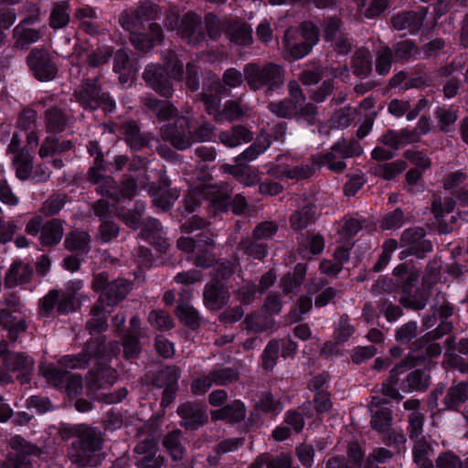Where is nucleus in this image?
I'll return each mask as SVG.
<instances>
[{
	"label": "nucleus",
	"mask_w": 468,
	"mask_h": 468,
	"mask_svg": "<svg viewBox=\"0 0 468 468\" xmlns=\"http://www.w3.org/2000/svg\"><path fill=\"white\" fill-rule=\"evenodd\" d=\"M279 347V343L276 341L270 342L266 346L262 355V362L265 369H271L276 364Z\"/></svg>",
	"instance_id": "obj_55"
},
{
	"label": "nucleus",
	"mask_w": 468,
	"mask_h": 468,
	"mask_svg": "<svg viewBox=\"0 0 468 468\" xmlns=\"http://www.w3.org/2000/svg\"><path fill=\"white\" fill-rule=\"evenodd\" d=\"M436 464L437 468H468V462L463 464L459 457L449 452L440 455Z\"/></svg>",
	"instance_id": "obj_54"
},
{
	"label": "nucleus",
	"mask_w": 468,
	"mask_h": 468,
	"mask_svg": "<svg viewBox=\"0 0 468 468\" xmlns=\"http://www.w3.org/2000/svg\"><path fill=\"white\" fill-rule=\"evenodd\" d=\"M246 327L250 331L263 332L274 326V320L271 315L256 314L246 318Z\"/></svg>",
	"instance_id": "obj_34"
},
{
	"label": "nucleus",
	"mask_w": 468,
	"mask_h": 468,
	"mask_svg": "<svg viewBox=\"0 0 468 468\" xmlns=\"http://www.w3.org/2000/svg\"><path fill=\"white\" fill-rule=\"evenodd\" d=\"M306 272L305 266L303 264H297L294 271L293 277L287 276L282 281L284 293H289L294 288L298 287L302 282Z\"/></svg>",
	"instance_id": "obj_49"
},
{
	"label": "nucleus",
	"mask_w": 468,
	"mask_h": 468,
	"mask_svg": "<svg viewBox=\"0 0 468 468\" xmlns=\"http://www.w3.org/2000/svg\"><path fill=\"white\" fill-rule=\"evenodd\" d=\"M30 69L39 80H50L57 73L52 58L44 50H33L27 59Z\"/></svg>",
	"instance_id": "obj_14"
},
{
	"label": "nucleus",
	"mask_w": 468,
	"mask_h": 468,
	"mask_svg": "<svg viewBox=\"0 0 468 468\" xmlns=\"http://www.w3.org/2000/svg\"><path fill=\"white\" fill-rule=\"evenodd\" d=\"M131 290V284L122 280H116L106 285L104 292L100 296V304L92 310V318L88 324L90 334L101 333L107 326V314L104 305L112 306L123 299Z\"/></svg>",
	"instance_id": "obj_3"
},
{
	"label": "nucleus",
	"mask_w": 468,
	"mask_h": 468,
	"mask_svg": "<svg viewBox=\"0 0 468 468\" xmlns=\"http://www.w3.org/2000/svg\"><path fill=\"white\" fill-rule=\"evenodd\" d=\"M154 203L163 210L168 209L175 200L178 197V194L169 189H159L153 193Z\"/></svg>",
	"instance_id": "obj_45"
},
{
	"label": "nucleus",
	"mask_w": 468,
	"mask_h": 468,
	"mask_svg": "<svg viewBox=\"0 0 468 468\" xmlns=\"http://www.w3.org/2000/svg\"><path fill=\"white\" fill-rule=\"evenodd\" d=\"M390 457L389 451L384 448L377 449L369 455L367 468H377L378 464L386 463Z\"/></svg>",
	"instance_id": "obj_60"
},
{
	"label": "nucleus",
	"mask_w": 468,
	"mask_h": 468,
	"mask_svg": "<svg viewBox=\"0 0 468 468\" xmlns=\"http://www.w3.org/2000/svg\"><path fill=\"white\" fill-rule=\"evenodd\" d=\"M363 455L361 448L357 444L353 443L348 450V464L345 465L341 459L333 457L328 460L326 468H359V462Z\"/></svg>",
	"instance_id": "obj_30"
},
{
	"label": "nucleus",
	"mask_w": 468,
	"mask_h": 468,
	"mask_svg": "<svg viewBox=\"0 0 468 468\" xmlns=\"http://www.w3.org/2000/svg\"><path fill=\"white\" fill-rule=\"evenodd\" d=\"M372 105L373 101L371 100L367 99L360 105L358 112L356 109L351 108L345 110L337 116V127L344 128L350 125L353 120H355L359 115H362V111H365L367 108L370 109Z\"/></svg>",
	"instance_id": "obj_40"
},
{
	"label": "nucleus",
	"mask_w": 468,
	"mask_h": 468,
	"mask_svg": "<svg viewBox=\"0 0 468 468\" xmlns=\"http://www.w3.org/2000/svg\"><path fill=\"white\" fill-rule=\"evenodd\" d=\"M75 96L85 108L93 110L103 106L107 111H112L114 108V102L109 95L105 93L100 95V90L93 80L75 90Z\"/></svg>",
	"instance_id": "obj_12"
},
{
	"label": "nucleus",
	"mask_w": 468,
	"mask_h": 468,
	"mask_svg": "<svg viewBox=\"0 0 468 468\" xmlns=\"http://www.w3.org/2000/svg\"><path fill=\"white\" fill-rule=\"evenodd\" d=\"M131 335L124 339L123 352L126 358H132L138 355L140 348L138 341L133 335H138L139 321L133 317L130 322Z\"/></svg>",
	"instance_id": "obj_36"
},
{
	"label": "nucleus",
	"mask_w": 468,
	"mask_h": 468,
	"mask_svg": "<svg viewBox=\"0 0 468 468\" xmlns=\"http://www.w3.org/2000/svg\"><path fill=\"white\" fill-rule=\"evenodd\" d=\"M119 351L120 347L117 344L112 343L107 350L99 339H93L87 344L84 354L65 356L60 359L58 367L51 364L43 365L40 370L47 380L58 388L69 369L82 368L88 364V360L92 358L95 361L96 371L90 373L88 388L92 390L95 386L106 388L112 386L116 380V372L108 367L107 363Z\"/></svg>",
	"instance_id": "obj_1"
},
{
	"label": "nucleus",
	"mask_w": 468,
	"mask_h": 468,
	"mask_svg": "<svg viewBox=\"0 0 468 468\" xmlns=\"http://www.w3.org/2000/svg\"><path fill=\"white\" fill-rule=\"evenodd\" d=\"M204 101L207 112L214 115V118L218 122L239 119V117L246 115L248 112L247 109L235 101L226 102L223 111L219 112L218 110L219 99L216 95L214 96L205 93Z\"/></svg>",
	"instance_id": "obj_13"
},
{
	"label": "nucleus",
	"mask_w": 468,
	"mask_h": 468,
	"mask_svg": "<svg viewBox=\"0 0 468 468\" xmlns=\"http://www.w3.org/2000/svg\"><path fill=\"white\" fill-rule=\"evenodd\" d=\"M423 237L424 230L422 229H408L403 232L401 241L405 246H411L414 249V245L420 243Z\"/></svg>",
	"instance_id": "obj_64"
},
{
	"label": "nucleus",
	"mask_w": 468,
	"mask_h": 468,
	"mask_svg": "<svg viewBox=\"0 0 468 468\" xmlns=\"http://www.w3.org/2000/svg\"><path fill=\"white\" fill-rule=\"evenodd\" d=\"M245 80L253 90L266 87L273 90L283 82L282 69L275 64H269L262 68L256 64H249L244 68Z\"/></svg>",
	"instance_id": "obj_7"
},
{
	"label": "nucleus",
	"mask_w": 468,
	"mask_h": 468,
	"mask_svg": "<svg viewBox=\"0 0 468 468\" xmlns=\"http://www.w3.org/2000/svg\"><path fill=\"white\" fill-rule=\"evenodd\" d=\"M251 28L250 27L245 24H238L235 25L230 30L229 35L231 37V41L239 44V45H249L251 43L252 36H251Z\"/></svg>",
	"instance_id": "obj_44"
},
{
	"label": "nucleus",
	"mask_w": 468,
	"mask_h": 468,
	"mask_svg": "<svg viewBox=\"0 0 468 468\" xmlns=\"http://www.w3.org/2000/svg\"><path fill=\"white\" fill-rule=\"evenodd\" d=\"M391 67V50L388 48H384L378 54L376 69L381 74H387Z\"/></svg>",
	"instance_id": "obj_59"
},
{
	"label": "nucleus",
	"mask_w": 468,
	"mask_h": 468,
	"mask_svg": "<svg viewBox=\"0 0 468 468\" xmlns=\"http://www.w3.org/2000/svg\"><path fill=\"white\" fill-rule=\"evenodd\" d=\"M182 75L183 63L173 56L166 62L165 69L155 64L148 65L144 78L154 90L167 97L172 94L173 90L169 79L180 80Z\"/></svg>",
	"instance_id": "obj_5"
},
{
	"label": "nucleus",
	"mask_w": 468,
	"mask_h": 468,
	"mask_svg": "<svg viewBox=\"0 0 468 468\" xmlns=\"http://www.w3.org/2000/svg\"><path fill=\"white\" fill-rule=\"evenodd\" d=\"M14 37L19 48L37 42L40 38L37 17L30 16L21 21L14 29Z\"/></svg>",
	"instance_id": "obj_16"
},
{
	"label": "nucleus",
	"mask_w": 468,
	"mask_h": 468,
	"mask_svg": "<svg viewBox=\"0 0 468 468\" xmlns=\"http://www.w3.org/2000/svg\"><path fill=\"white\" fill-rule=\"evenodd\" d=\"M177 316L185 324L195 326L197 325L199 315L197 311L188 303H180L176 309Z\"/></svg>",
	"instance_id": "obj_47"
},
{
	"label": "nucleus",
	"mask_w": 468,
	"mask_h": 468,
	"mask_svg": "<svg viewBox=\"0 0 468 468\" xmlns=\"http://www.w3.org/2000/svg\"><path fill=\"white\" fill-rule=\"evenodd\" d=\"M436 117L439 120L441 129L446 132L450 131V127L457 120L456 112L452 109H438Z\"/></svg>",
	"instance_id": "obj_53"
},
{
	"label": "nucleus",
	"mask_w": 468,
	"mask_h": 468,
	"mask_svg": "<svg viewBox=\"0 0 468 468\" xmlns=\"http://www.w3.org/2000/svg\"><path fill=\"white\" fill-rule=\"evenodd\" d=\"M0 325L7 330L8 336L15 341L17 334L26 330V324L23 316L15 308L7 310L3 308L0 311Z\"/></svg>",
	"instance_id": "obj_19"
},
{
	"label": "nucleus",
	"mask_w": 468,
	"mask_h": 468,
	"mask_svg": "<svg viewBox=\"0 0 468 468\" xmlns=\"http://www.w3.org/2000/svg\"><path fill=\"white\" fill-rule=\"evenodd\" d=\"M298 96V100L300 101L298 103V113L305 117L307 122H311L315 115V107L313 104L303 105L304 97L302 94V90L299 88V85L296 82L290 83V97L296 98Z\"/></svg>",
	"instance_id": "obj_35"
},
{
	"label": "nucleus",
	"mask_w": 468,
	"mask_h": 468,
	"mask_svg": "<svg viewBox=\"0 0 468 468\" xmlns=\"http://www.w3.org/2000/svg\"><path fill=\"white\" fill-rule=\"evenodd\" d=\"M292 101H279V102H271L269 105V109L275 113L279 117H290L293 114H298V96L296 98H292Z\"/></svg>",
	"instance_id": "obj_37"
},
{
	"label": "nucleus",
	"mask_w": 468,
	"mask_h": 468,
	"mask_svg": "<svg viewBox=\"0 0 468 468\" xmlns=\"http://www.w3.org/2000/svg\"><path fill=\"white\" fill-rule=\"evenodd\" d=\"M403 224V213L399 209L388 213L383 222L382 227L386 229H393L400 228Z\"/></svg>",
	"instance_id": "obj_63"
},
{
	"label": "nucleus",
	"mask_w": 468,
	"mask_h": 468,
	"mask_svg": "<svg viewBox=\"0 0 468 468\" xmlns=\"http://www.w3.org/2000/svg\"><path fill=\"white\" fill-rule=\"evenodd\" d=\"M178 17L176 15H172L168 18V27L172 30H176L177 33L184 38H188L189 41H193L191 37L198 30L201 18L195 14H187L180 20V26H178Z\"/></svg>",
	"instance_id": "obj_17"
},
{
	"label": "nucleus",
	"mask_w": 468,
	"mask_h": 468,
	"mask_svg": "<svg viewBox=\"0 0 468 468\" xmlns=\"http://www.w3.org/2000/svg\"><path fill=\"white\" fill-rule=\"evenodd\" d=\"M63 236V228L58 220H50L41 229L40 241L43 245H54L60 241Z\"/></svg>",
	"instance_id": "obj_28"
},
{
	"label": "nucleus",
	"mask_w": 468,
	"mask_h": 468,
	"mask_svg": "<svg viewBox=\"0 0 468 468\" xmlns=\"http://www.w3.org/2000/svg\"><path fill=\"white\" fill-rule=\"evenodd\" d=\"M324 34L327 40L334 42L338 52L346 53L350 48L348 39L340 32L338 20L329 19L324 27Z\"/></svg>",
	"instance_id": "obj_22"
},
{
	"label": "nucleus",
	"mask_w": 468,
	"mask_h": 468,
	"mask_svg": "<svg viewBox=\"0 0 468 468\" xmlns=\"http://www.w3.org/2000/svg\"><path fill=\"white\" fill-rule=\"evenodd\" d=\"M149 323L158 329H170L173 326L172 319L164 311H153L148 317Z\"/></svg>",
	"instance_id": "obj_52"
},
{
	"label": "nucleus",
	"mask_w": 468,
	"mask_h": 468,
	"mask_svg": "<svg viewBox=\"0 0 468 468\" xmlns=\"http://www.w3.org/2000/svg\"><path fill=\"white\" fill-rule=\"evenodd\" d=\"M292 463L290 455H282L275 459L264 457L255 463L251 468H289Z\"/></svg>",
	"instance_id": "obj_46"
},
{
	"label": "nucleus",
	"mask_w": 468,
	"mask_h": 468,
	"mask_svg": "<svg viewBox=\"0 0 468 468\" xmlns=\"http://www.w3.org/2000/svg\"><path fill=\"white\" fill-rule=\"evenodd\" d=\"M468 399V384L461 383L452 387L445 398L446 404L449 407H455Z\"/></svg>",
	"instance_id": "obj_43"
},
{
	"label": "nucleus",
	"mask_w": 468,
	"mask_h": 468,
	"mask_svg": "<svg viewBox=\"0 0 468 468\" xmlns=\"http://www.w3.org/2000/svg\"><path fill=\"white\" fill-rule=\"evenodd\" d=\"M372 415V427L379 431H386L391 423L390 410L387 402L378 397H373L369 406Z\"/></svg>",
	"instance_id": "obj_18"
},
{
	"label": "nucleus",
	"mask_w": 468,
	"mask_h": 468,
	"mask_svg": "<svg viewBox=\"0 0 468 468\" xmlns=\"http://www.w3.org/2000/svg\"><path fill=\"white\" fill-rule=\"evenodd\" d=\"M178 414L182 417L183 424L191 429L197 428L207 420L203 408L194 404L183 405L179 408Z\"/></svg>",
	"instance_id": "obj_23"
},
{
	"label": "nucleus",
	"mask_w": 468,
	"mask_h": 468,
	"mask_svg": "<svg viewBox=\"0 0 468 468\" xmlns=\"http://www.w3.org/2000/svg\"><path fill=\"white\" fill-rule=\"evenodd\" d=\"M324 246V239L319 235H314L306 239V249L301 250V254L303 257H309V254L315 255L323 250Z\"/></svg>",
	"instance_id": "obj_56"
},
{
	"label": "nucleus",
	"mask_w": 468,
	"mask_h": 468,
	"mask_svg": "<svg viewBox=\"0 0 468 468\" xmlns=\"http://www.w3.org/2000/svg\"><path fill=\"white\" fill-rule=\"evenodd\" d=\"M14 167L18 178L27 179L29 176L32 166L30 155L26 149H22L14 158Z\"/></svg>",
	"instance_id": "obj_39"
},
{
	"label": "nucleus",
	"mask_w": 468,
	"mask_h": 468,
	"mask_svg": "<svg viewBox=\"0 0 468 468\" xmlns=\"http://www.w3.org/2000/svg\"><path fill=\"white\" fill-rule=\"evenodd\" d=\"M415 140V134H411L409 131L403 130L401 132L389 131L384 134L381 141L384 144L398 149L402 147L408 143Z\"/></svg>",
	"instance_id": "obj_33"
},
{
	"label": "nucleus",
	"mask_w": 468,
	"mask_h": 468,
	"mask_svg": "<svg viewBox=\"0 0 468 468\" xmlns=\"http://www.w3.org/2000/svg\"><path fill=\"white\" fill-rule=\"evenodd\" d=\"M430 447L422 441H417L413 450L414 461L419 467H424L425 464L432 465L427 459Z\"/></svg>",
	"instance_id": "obj_58"
},
{
	"label": "nucleus",
	"mask_w": 468,
	"mask_h": 468,
	"mask_svg": "<svg viewBox=\"0 0 468 468\" xmlns=\"http://www.w3.org/2000/svg\"><path fill=\"white\" fill-rule=\"evenodd\" d=\"M146 105L160 119L169 120L168 125L161 128L162 137L165 141L170 142L179 150L190 146L192 137L187 131L190 127L187 117L175 114L174 108L166 101L149 99Z\"/></svg>",
	"instance_id": "obj_2"
},
{
	"label": "nucleus",
	"mask_w": 468,
	"mask_h": 468,
	"mask_svg": "<svg viewBox=\"0 0 468 468\" xmlns=\"http://www.w3.org/2000/svg\"><path fill=\"white\" fill-rule=\"evenodd\" d=\"M354 72L367 75L371 70L370 54L367 50H359L353 61Z\"/></svg>",
	"instance_id": "obj_48"
},
{
	"label": "nucleus",
	"mask_w": 468,
	"mask_h": 468,
	"mask_svg": "<svg viewBox=\"0 0 468 468\" xmlns=\"http://www.w3.org/2000/svg\"><path fill=\"white\" fill-rule=\"evenodd\" d=\"M31 275L32 269L29 265L20 261H15L6 273L5 282L7 286L14 287L28 282Z\"/></svg>",
	"instance_id": "obj_24"
},
{
	"label": "nucleus",
	"mask_w": 468,
	"mask_h": 468,
	"mask_svg": "<svg viewBox=\"0 0 468 468\" xmlns=\"http://www.w3.org/2000/svg\"><path fill=\"white\" fill-rule=\"evenodd\" d=\"M229 298L228 292L217 282L208 284L204 291V303L209 309H218L223 306Z\"/></svg>",
	"instance_id": "obj_21"
},
{
	"label": "nucleus",
	"mask_w": 468,
	"mask_h": 468,
	"mask_svg": "<svg viewBox=\"0 0 468 468\" xmlns=\"http://www.w3.org/2000/svg\"><path fill=\"white\" fill-rule=\"evenodd\" d=\"M9 446L11 452L8 453V461L14 468H29L28 456L37 454L38 450L17 435L11 438Z\"/></svg>",
	"instance_id": "obj_15"
},
{
	"label": "nucleus",
	"mask_w": 468,
	"mask_h": 468,
	"mask_svg": "<svg viewBox=\"0 0 468 468\" xmlns=\"http://www.w3.org/2000/svg\"><path fill=\"white\" fill-rule=\"evenodd\" d=\"M314 216L315 207L314 206L308 205L304 207L301 211L295 212L291 217V224L292 229H302L307 227L308 223L314 218Z\"/></svg>",
	"instance_id": "obj_42"
},
{
	"label": "nucleus",
	"mask_w": 468,
	"mask_h": 468,
	"mask_svg": "<svg viewBox=\"0 0 468 468\" xmlns=\"http://www.w3.org/2000/svg\"><path fill=\"white\" fill-rule=\"evenodd\" d=\"M90 243V236L83 231H74L67 236L65 239L66 247L72 250L86 251Z\"/></svg>",
	"instance_id": "obj_41"
},
{
	"label": "nucleus",
	"mask_w": 468,
	"mask_h": 468,
	"mask_svg": "<svg viewBox=\"0 0 468 468\" xmlns=\"http://www.w3.org/2000/svg\"><path fill=\"white\" fill-rule=\"evenodd\" d=\"M405 169V162L396 161L380 166L378 173L384 179L390 180L399 175Z\"/></svg>",
	"instance_id": "obj_51"
},
{
	"label": "nucleus",
	"mask_w": 468,
	"mask_h": 468,
	"mask_svg": "<svg viewBox=\"0 0 468 468\" xmlns=\"http://www.w3.org/2000/svg\"><path fill=\"white\" fill-rule=\"evenodd\" d=\"M150 31L152 34L151 37H148L143 34H131V41L137 49L142 51H148L153 48L155 41L161 39L162 30L157 24H151Z\"/></svg>",
	"instance_id": "obj_26"
},
{
	"label": "nucleus",
	"mask_w": 468,
	"mask_h": 468,
	"mask_svg": "<svg viewBox=\"0 0 468 468\" xmlns=\"http://www.w3.org/2000/svg\"><path fill=\"white\" fill-rule=\"evenodd\" d=\"M359 146L351 149L346 143L338 142L331 149V151L323 155H315L313 161L315 165H325L331 171L342 172L346 168L344 159L354 154H359Z\"/></svg>",
	"instance_id": "obj_10"
},
{
	"label": "nucleus",
	"mask_w": 468,
	"mask_h": 468,
	"mask_svg": "<svg viewBox=\"0 0 468 468\" xmlns=\"http://www.w3.org/2000/svg\"><path fill=\"white\" fill-rule=\"evenodd\" d=\"M82 287L79 281L71 282L68 286V291L59 297L58 304V313H69L74 311L79 304L77 292Z\"/></svg>",
	"instance_id": "obj_25"
},
{
	"label": "nucleus",
	"mask_w": 468,
	"mask_h": 468,
	"mask_svg": "<svg viewBox=\"0 0 468 468\" xmlns=\"http://www.w3.org/2000/svg\"><path fill=\"white\" fill-rule=\"evenodd\" d=\"M68 4L66 2L58 3L54 7L50 15L49 25L52 28H62L69 20V15L68 13Z\"/></svg>",
	"instance_id": "obj_38"
},
{
	"label": "nucleus",
	"mask_w": 468,
	"mask_h": 468,
	"mask_svg": "<svg viewBox=\"0 0 468 468\" xmlns=\"http://www.w3.org/2000/svg\"><path fill=\"white\" fill-rule=\"evenodd\" d=\"M271 142L265 133H261L249 148H247L237 159L236 165H225L222 166L224 172L233 175L239 183L244 186H252L259 182L257 173L248 165L242 164V161H253L264 153L270 146Z\"/></svg>",
	"instance_id": "obj_4"
},
{
	"label": "nucleus",
	"mask_w": 468,
	"mask_h": 468,
	"mask_svg": "<svg viewBox=\"0 0 468 468\" xmlns=\"http://www.w3.org/2000/svg\"><path fill=\"white\" fill-rule=\"evenodd\" d=\"M227 147H236L251 140V133L241 126H236L230 132H222L218 136Z\"/></svg>",
	"instance_id": "obj_27"
},
{
	"label": "nucleus",
	"mask_w": 468,
	"mask_h": 468,
	"mask_svg": "<svg viewBox=\"0 0 468 468\" xmlns=\"http://www.w3.org/2000/svg\"><path fill=\"white\" fill-rule=\"evenodd\" d=\"M422 23V16L415 12H408L395 16L392 25L397 30L410 29L414 31Z\"/></svg>",
	"instance_id": "obj_32"
},
{
	"label": "nucleus",
	"mask_w": 468,
	"mask_h": 468,
	"mask_svg": "<svg viewBox=\"0 0 468 468\" xmlns=\"http://www.w3.org/2000/svg\"><path fill=\"white\" fill-rule=\"evenodd\" d=\"M234 378L229 370L214 372L210 376H204L193 381L192 390L195 394H203L212 386L213 383L223 385Z\"/></svg>",
	"instance_id": "obj_20"
},
{
	"label": "nucleus",
	"mask_w": 468,
	"mask_h": 468,
	"mask_svg": "<svg viewBox=\"0 0 468 468\" xmlns=\"http://www.w3.org/2000/svg\"><path fill=\"white\" fill-rule=\"evenodd\" d=\"M314 172V167L308 165H297L291 168L289 165L282 167L278 165L276 168L270 170V174L275 176H285L288 178L303 179L309 177Z\"/></svg>",
	"instance_id": "obj_29"
},
{
	"label": "nucleus",
	"mask_w": 468,
	"mask_h": 468,
	"mask_svg": "<svg viewBox=\"0 0 468 468\" xmlns=\"http://www.w3.org/2000/svg\"><path fill=\"white\" fill-rule=\"evenodd\" d=\"M408 383L411 389H424L429 386V377L424 372L416 370L408 376Z\"/></svg>",
	"instance_id": "obj_57"
},
{
	"label": "nucleus",
	"mask_w": 468,
	"mask_h": 468,
	"mask_svg": "<svg viewBox=\"0 0 468 468\" xmlns=\"http://www.w3.org/2000/svg\"><path fill=\"white\" fill-rule=\"evenodd\" d=\"M179 432H173L170 435L166 436L164 441L165 447L168 450L171 456L175 460L181 459L183 455L182 446L179 441Z\"/></svg>",
	"instance_id": "obj_50"
},
{
	"label": "nucleus",
	"mask_w": 468,
	"mask_h": 468,
	"mask_svg": "<svg viewBox=\"0 0 468 468\" xmlns=\"http://www.w3.org/2000/svg\"><path fill=\"white\" fill-rule=\"evenodd\" d=\"M27 404L29 409H35L37 412L44 413L53 409L50 401L47 398L31 396L27 399Z\"/></svg>",
	"instance_id": "obj_62"
},
{
	"label": "nucleus",
	"mask_w": 468,
	"mask_h": 468,
	"mask_svg": "<svg viewBox=\"0 0 468 468\" xmlns=\"http://www.w3.org/2000/svg\"><path fill=\"white\" fill-rule=\"evenodd\" d=\"M209 197L210 206L215 213L227 211L229 197L216 190L215 187L204 186L201 190L192 189L185 200L186 211L191 213L199 205V197Z\"/></svg>",
	"instance_id": "obj_11"
},
{
	"label": "nucleus",
	"mask_w": 468,
	"mask_h": 468,
	"mask_svg": "<svg viewBox=\"0 0 468 468\" xmlns=\"http://www.w3.org/2000/svg\"><path fill=\"white\" fill-rule=\"evenodd\" d=\"M101 441L89 431L80 439L69 453L73 463L80 465L95 466L100 462Z\"/></svg>",
	"instance_id": "obj_8"
},
{
	"label": "nucleus",
	"mask_w": 468,
	"mask_h": 468,
	"mask_svg": "<svg viewBox=\"0 0 468 468\" xmlns=\"http://www.w3.org/2000/svg\"><path fill=\"white\" fill-rule=\"evenodd\" d=\"M318 41V30L310 23L302 24L299 30L290 28L284 36V45L287 52L294 58L306 56Z\"/></svg>",
	"instance_id": "obj_6"
},
{
	"label": "nucleus",
	"mask_w": 468,
	"mask_h": 468,
	"mask_svg": "<svg viewBox=\"0 0 468 468\" xmlns=\"http://www.w3.org/2000/svg\"><path fill=\"white\" fill-rule=\"evenodd\" d=\"M212 418L215 420H228L229 421H238L245 417V408L240 401H235L227 407L212 411Z\"/></svg>",
	"instance_id": "obj_31"
},
{
	"label": "nucleus",
	"mask_w": 468,
	"mask_h": 468,
	"mask_svg": "<svg viewBox=\"0 0 468 468\" xmlns=\"http://www.w3.org/2000/svg\"><path fill=\"white\" fill-rule=\"evenodd\" d=\"M48 125L52 130H60L65 125V117L58 109H51L47 112Z\"/></svg>",
	"instance_id": "obj_61"
},
{
	"label": "nucleus",
	"mask_w": 468,
	"mask_h": 468,
	"mask_svg": "<svg viewBox=\"0 0 468 468\" xmlns=\"http://www.w3.org/2000/svg\"><path fill=\"white\" fill-rule=\"evenodd\" d=\"M0 384L10 381V371H21L26 376L32 368L33 362L27 356L10 353L6 344L0 342Z\"/></svg>",
	"instance_id": "obj_9"
}]
</instances>
